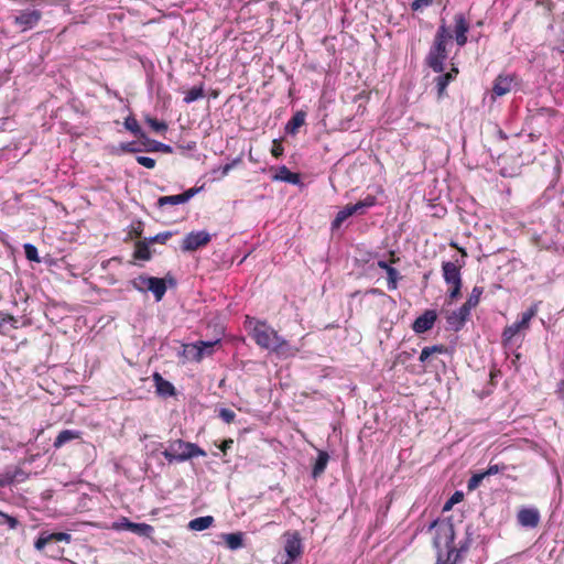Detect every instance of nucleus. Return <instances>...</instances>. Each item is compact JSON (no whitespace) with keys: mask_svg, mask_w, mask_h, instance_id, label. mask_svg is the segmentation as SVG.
I'll use <instances>...</instances> for the list:
<instances>
[{"mask_svg":"<svg viewBox=\"0 0 564 564\" xmlns=\"http://www.w3.org/2000/svg\"><path fill=\"white\" fill-rule=\"evenodd\" d=\"M251 336L259 347L273 351L279 356L292 357L297 352V349H294L289 341L282 338L267 322L257 321L252 328Z\"/></svg>","mask_w":564,"mask_h":564,"instance_id":"nucleus-1","label":"nucleus"},{"mask_svg":"<svg viewBox=\"0 0 564 564\" xmlns=\"http://www.w3.org/2000/svg\"><path fill=\"white\" fill-rule=\"evenodd\" d=\"M452 34L449 32L448 26L445 23V20H442L440 24L432 45L424 58V63L435 73H443L444 63L448 57L447 44L452 40Z\"/></svg>","mask_w":564,"mask_h":564,"instance_id":"nucleus-2","label":"nucleus"},{"mask_svg":"<svg viewBox=\"0 0 564 564\" xmlns=\"http://www.w3.org/2000/svg\"><path fill=\"white\" fill-rule=\"evenodd\" d=\"M436 529L434 545L437 549L444 546L446 549V558L444 564H456L460 556V551L454 545L455 530L453 523L448 521L435 520L431 523L430 529Z\"/></svg>","mask_w":564,"mask_h":564,"instance_id":"nucleus-3","label":"nucleus"},{"mask_svg":"<svg viewBox=\"0 0 564 564\" xmlns=\"http://www.w3.org/2000/svg\"><path fill=\"white\" fill-rule=\"evenodd\" d=\"M466 265L464 259H454L452 261H444L442 263V273L445 283L449 286L447 296L451 302L460 296L463 286L462 269Z\"/></svg>","mask_w":564,"mask_h":564,"instance_id":"nucleus-4","label":"nucleus"},{"mask_svg":"<svg viewBox=\"0 0 564 564\" xmlns=\"http://www.w3.org/2000/svg\"><path fill=\"white\" fill-rule=\"evenodd\" d=\"M162 455L172 464L174 462H185L197 456H206V452L195 443L177 438L169 442V446L162 452Z\"/></svg>","mask_w":564,"mask_h":564,"instance_id":"nucleus-5","label":"nucleus"},{"mask_svg":"<svg viewBox=\"0 0 564 564\" xmlns=\"http://www.w3.org/2000/svg\"><path fill=\"white\" fill-rule=\"evenodd\" d=\"M538 303H533L525 312L522 313L519 322L506 326L501 335L503 344H509L520 332L528 330L530 328V322L538 314Z\"/></svg>","mask_w":564,"mask_h":564,"instance_id":"nucleus-6","label":"nucleus"},{"mask_svg":"<svg viewBox=\"0 0 564 564\" xmlns=\"http://www.w3.org/2000/svg\"><path fill=\"white\" fill-rule=\"evenodd\" d=\"M132 284L141 292L151 291L156 301H161L166 292V284L161 278L140 275Z\"/></svg>","mask_w":564,"mask_h":564,"instance_id":"nucleus-7","label":"nucleus"},{"mask_svg":"<svg viewBox=\"0 0 564 564\" xmlns=\"http://www.w3.org/2000/svg\"><path fill=\"white\" fill-rule=\"evenodd\" d=\"M210 241V235L205 231H192L185 236L182 242V250L183 251H195L206 245H208Z\"/></svg>","mask_w":564,"mask_h":564,"instance_id":"nucleus-8","label":"nucleus"},{"mask_svg":"<svg viewBox=\"0 0 564 564\" xmlns=\"http://www.w3.org/2000/svg\"><path fill=\"white\" fill-rule=\"evenodd\" d=\"M70 541H72V535L69 533L43 531L40 533L39 538L36 539L35 543H34V547L37 551H44V549L52 543H57V542L69 543Z\"/></svg>","mask_w":564,"mask_h":564,"instance_id":"nucleus-9","label":"nucleus"},{"mask_svg":"<svg viewBox=\"0 0 564 564\" xmlns=\"http://www.w3.org/2000/svg\"><path fill=\"white\" fill-rule=\"evenodd\" d=\"M199 189L192 187L177 195L161 196L156 202V206L162 208L166 205H180L187 203Z\"/></svg>","mask_w":564,"mask_h":564,"instance_id":"nucleus-10","label":"nucleus"},{"mask_svg":"<svg viewBox=\"0 0 564 564\" xmlns=\"http://www.w3.org/2000/svg\"><path fill=\"white\" fill-rule=\"evenodd\" d=\"M454 34H455V41L456 44L459 47H463L466 45L468 39L467 33L469 31V22L466 20L465 15L463 13H457L454 15Z\"/></svg>","mask_w":564,"mask_h":564,"instance_id":"nucleus-11","label":"nucleus"},{"mask_svg":"<svg viewBox=\"0 0 564 564\" xmlns=\"http://www.w3.org/2000/svg\"><path fill=\"white\" fill-rule=\"evenodd\" d=\"M540 519V512L536 508H521L517 513L518 523L524 528H536Z\"/></svg>","mask_w":564,"mask_h":564,"instance_id":"nucleus-12","label":"nucleus"},{"mask_svg":"<svg viewBox=\"0 0 564 564\" xmlns=\"http://www.w3.org/2000/svg\"><path fill=\"white\" fill-rule=\"evenodd\" d=\"M42 18V12L40 10H22L14 18V23L23 28V30L32 29L34 25L39 23Z\"/></svg>","mask_w":564,"mask_h":564,"instance_id":"nucleus-13","label":"nucleus"},{"mask_svg":"<svg viewBox=\"0 0 564 564\" xmlns=\"http://www.w3.org/2000/svg\"><path fill=\"white\" fill-rule=\"evenodd\" d=\"M437 318V314L434 310H426L421 316H419L413 325L412 329L416 334L425 333L433 328Z\"/></svg>","mask_w":564,"mask_h":564,"instance_id":"nucleus-14","label":"nucleus"},{"mask_svg":"<svg viewBox=\"0 0 564 564\" xmlns=\"http://www.w3.org/2000/svg\"><path fill=\"white\" fill-rule=\"evenodd\" d=\"M514 75H503L500 74L497 76V78L494 82L492 86V97H502L511 91L513 83H514Z\"/></svg>","mask_w":564,"mask_h":564,"instance_id":"nucleus-15","label":"nucleus"},{"mask_svg":"<svg viewBox=\"0 0 564 564\" xmlns=\"http://www.w3.org/2000/svg\"><path fill=\"white\" fill-rule=\"evenodd\" d=\"M470 308L466 305H462L458 310L453 311L447 316V324L456 332L460 330L470 315Z\"/></svg>","mask_w":564,"mask_h":564,"instance_id":"nucleus-16","label":"nucleus"},{"mask_svg":"<svg viewBox=\"0 0 564 564\" xmlns=\"http://www.w3.org/2000/svg\"><path fill=\"white\" fill-rule=\"evenodd\" d=\"M377 265H378V268L384 270L387 273L388 290H390V291L397 290L398 282L402 279V276L400 275V272L384 260H379L377 262Z\"/></svg>","mask_w":564,"mask_h":564,"instance_id":"nucleus-17","label":"nucleus"},{"mask_svg":"<svg viewBox=\"0 0 564 564\" xmlns=\"http://www.w3.org/2000/svg\"><path fill=\"white\" fill-rule=\"evenodd\" d=\"M457 74L458 68L455 65H453L449 72L442 74L435 78L438 98H442L444 96L448 84L456 78Z\"/></svg>","mask_w":564,"mask_h":564,"instance_id":"nucleus-18","label":"nucleus"},{"mask_svg":"<svg viewBox=\"0 0 564 564\" xmlns=\"http://www.w3.org/2000/svg\"><path fill=\"white\" fill-rule=\"evenodd\" d=\"M284 550L290 561L296 560L302 554V542L297 533L286 540Z\"/></svg>","mask_w":564,"mask_h":564,"instance_id":"nucleus-19","label":"nucleus"},{"mask_svg":"<svg viewBox=\"0 0 564 564\" xmlns=\"http://www.w3.org/2000/svg\"><path fill=\"white\" fill-rule=\"evenodd\" d=\"M153 381L156 389V392L160 395L172 397L175 394L174 386L165 380L159 372L153 373Z\"/></svg>","mask_w":564,"mask_h":564,"instance_id":"nucleus-20","label":"nucleus"},{"mask_svg":"<svg viewBox=\"0 0 564 564\" xmlns=\"http://www.w3.org/2000/svg\"><path fill=\"white\" fill-rule=\"evenodd\" d=\"M82 433L79 431H73V430H63L58 433L56 438L54 440L53 446L55 448H61L66 443L80 438Z\"/></svg>","mask_w":564,"mask_h":564,"instance_id":"nucleus-21","label":"nucleus"},{"mask_svg":"<svg viewBox=\"0 0 564 564\" xmlns=\"http://www.w3.org/2000/svg\"><path fill=\"white\" fill-rule=\"evenodd\" d=\"M124 528L141 536H151L154 529L148 523H134L126 519Z\"/></svg>","mask_w":564,"mask_h":564,"instance_id":"nucleus-22","label":"nucleus"},{"mask_svg":"<svg viewBox=\"0 0 564 564\" xmlns=\"http://www.w3.org/2000/svg\"><path fill=\"white\" fill-rule=\"evenodd\" d=\"M306 113L304 111H297L293 115V117L288 121L285 126V131L289 134H296L299 129L305 123Z\"/></svg>","mask_w":564,"mask_h":564,"instance_id":"nucleus-23","label":"nucleus"},{"mask_svg":"<svg viewBox=\"0 0 564 564\" xmlns=\"http://www.w3.org/2000/svg\"><path fill=\"white\" fill-rule=\"evenodd\" d=\"M273 180L286 182L290 184H299L300 183V174L291 172L285 165L280 166L278 173L274 175Z\"/></svg>","mask_w":564,"mask_h":564,"instance_id":"nucleus-24","label":"nucleus"},{"mask_svg":"<svg viewBox=\"0 0 564 564\" xmlns=\"http://www.w3.org/2000/svg\"><path fill=\"white\" fill-rule=\"evenodd\" d=\"M328 460V453L325 451H319L312 470V476L314 478L319 477L325 471Z\"/></svg>","mask_w":564,"mask_h":564,"instance_id":"nucleus-25","label":"nucleus"},{"mask_svg":"<svg viewBox=\"0 0 564 564\" xmlns=\"http://www.w3.org/2000/svg\"><path fill=\"white\" fill-rule=\"evenodd\" d=\"M229 550H238L243 546V533H225L221 535Z\"/></svg>","mask_w":564,"mask_h":564,"instance_id":"nucleus-26","label":"nucleus"},{"mask_svg":"<svg viewBox=\"0 0 564 564\" xmlns=\"http://www.w3.org/2000/svg\"><path fill=\"white\" fill-rule=\"evenodd\" d=\"M214 522L215 519L212 516L198 517L189 521L188 528L193 531H203L210 528Z\"/></svg>","mask_w":564,"mask_h":564,"instance_id":"nucleus-27","label":"nucleus"},{"mask_svg":"<svg viewBox=\"0 0 564 564\" xmlns=\"http://www.w3.org/2000/svg\"><path fill=\"white\" fill-rule=\"evenodd\" d=\"M152 257L148 241H137L133 258L137 260L148 261Z\"/></svg>","mask_w":564,"mask_h":564,"instance_id":"nucleus-28","label":"nucleus"},{"mask_svg":"<svg viewBox=\"0 0 564 564\" xmlns=\"http://www.w3.org/2000/svg\"><path fill=\"white\" fill-rule=\"evenodd\" d=\"M447 347L445 345L426 346L422 349L419 360L425 362L433 354H446Z\"/></svg>","mask_w":564,"mask_h":564,"instance_id":"nucleus-29","label":"nucleus"},{"mask_svg":"<svg viewBox=\"0 0 564 564\" xmlns=\"http://www.w3.org/2000/svg\"><path fill=\"white\" fill-rule=\"evenodd\" d=\"M377 203V198L373 195H367L364 199L354 204V209L356 215H364L367 208L375 206Z\"/></svg>","mask_w":564,"mask_h":564,"instance_id":"nucleus-30","label":"nucleus"},{"mask_svg":"<svg viewBox=\"0 0 564 564\" xmlns=\"http://www.w3.org/2000/svg\"><path fill=\"white\" fill-rule=\"evenodd\" d=\"M204 96V84H200L199 86L192 87L185 93L184 102L191 104L203 98Z\"/></svg>","mask_w":564,"mask_h":564,"instance_id":"nucleus-31","label":"nucleus"},{"mask_svg":"<svg viewBox=\"0 0 564 564\" xmlns=\"http://www.w3.org/2000/svg\"><path fill=\"white\" fill-rule=\"evenodd\" d=\"M484 293V288L481 286H474L473 290H471V293L469 294L467 301L464 303V305H466L468 308H474L476 307L479 302H480V297Z\"/></svg>","mask_w":564,"mask_h":564,"instance_id":"nucleus-32","label":"nucleus"},{"mask_svg":"<svg viewBox=\"0 0 564 564\" xmlns=\"http://www.w3.org/2000/svg\"><path fill=\"white\" fill-rule=\"evenodd\" d=\"M124 128L132 132L138 138H143L144 133L138 122V120L134 117H128L124 120Z\"/></svg>","mask_w":564,"mask_h":564,"instance_id":"nucleus-33","label":"nucleus"},{"mask_svg":"<svg viewBox=\"0 0 564 564\" xmlns=\"http://www.w3.org/2000/svg\"><path fill=\"white\" fill-rule=\"evenodd\" d=\"M8 324H10L13 329L18 328V319L14 316L0 312V334L6 333Z\"/></svg>","mask_w":564,"mask_h":564,"instance_id":"nucleus-34","label":"nucleus"},{"mask_svg":"<svg viewBox=\"0 0 564 564\" xmlns=\"http://www.w3.org/2000/svg\"><path fill=\"white\" fill-rule=\"evenodd\" d=\"M219 340H215V341H204V340H199L195 344V347L197 348V356H196V359L197 360H200L204 356V354H210V349L216 345L218 344Z\"/></svg>","mask_w":564,"mask_h":564,"instance_id":"nucleus-35","label":"nucleus"},{"mask_svg":"<svg viewBox=\"0 0 564 564\" xmlns=\"http://www.w3.org/2000/svg\"><path fill=\"white\" fill-rule=\"evenodd\" d=\"M145 122L155 132H165L167 130V124L164 121L158 120L156 118L147 117Z\"/></svg>","mask_w":564,"mask_h":564,"instance_id":"nucleus-36","label":"nucleus"},{"mask_svg":"<svg viewBox=\"0 0 564 564\" xmlns=\"http://www.w3.org/2000/svg\"><path fill=\"white\" fill-rule=\"evenodd\" d=\"M485 477H486V475L484 474V471L474 474L468 479V482H467L468 490L473 491V490L477 489L480 486V484H481V481L484 480Z\"/></svg>","mask_w":564,"mask_h":564,"instance_id":"nucleus-37","label":"nucleus"},{"mask_svg":"<svg viewBox=\"0 0 564 564\" xmlns=\"http://www.w3.org/2000/svg\"><path fill=\"white\" fill-rule=\"evenodd\" d=\"M24 253L28 260L40 262L37 248L31 243L24 245Z\"/></svg>","mask_w":564,"mask_h":564,"instance_id":"nucleus-38","label":"nucleus"},{"mask_svg":"<svg viewBox=\"0 0 564 564\" xmlns=\"http://www.w3.org/2000/svg\"><path fill=\"white\" fill-rule=\"evenodd\" d=\"M173 236L172 231H162L158 235L149 238V243H166V241Z\"/></svg>","mask_w":564,"mask_h":564,"instance_id":"nucleus-39","label":"nucleus"},{"mask_svg":"<svg viewBox=\"0 0 564 564\" xmlns=\"http://www.w3.org/2000/svg\"><path fill=\"white\" fill-rule=\"evenodd\" d=\"M218 416L227 424H230L235 421L236 419V413L230 410V409H227V408H223L219 410L218 412Z\"/></svg>","mask_w":564,"mask_h":564,"instance_id":"nucleus-40","label":"nucleus"},{"mask_svg":"<svg viewBox=\"0 0 564 564\" xmlns=\"http://www.w3.org/2000/svg\"><path fill=\"white\" fill-rule=\"evenodd\" d=\"M464 498L463 492L456 491L445 503L444 510L447 511L452 509V507L458 502H460Z\"/></svg>","mask_w":564,"mask_h":564,"instance_id":"nucleus-41","label":"nucleus"},{"mask_svg":"<svg viewBox=\"0 0 564 564\" xmlns=\"http://www.w3.org/2000/svg\"><path fill=\"white\" fill-rule=\"evenodd\" d=\"M135 161L147 169H154L156 164L155 160L150 156H137Z\"/></svg>","mask_w":564,"mask_h":564,"instance_id":"nucleus-42","label":"nucleus"},{"mask_svg":"<svg viewBox=\"0 0 564 564\" xmlns=\"http://www.w3.org/2000/svg\"><path fill=\"white\" fill-rule=\"evenodd\" d=\"M506 465L505 464H489L488 468L484 471V474L487 476H491V475H496L500 471H503L506 469Z\"/></svg>","mask_w":564,"mask_h":564,"instance_id":"nucleus-43","label":"nucleus"},{"mask_svg":"<svg viewBox=\"0 0 564 564\" xmlns=\"http://www.w3.org/2000/svg\"><path fill=\"white\" fill-rule=\"evenodd\" d=\"M347 215L344 213L343 209H340L337 214H336V217L335 219L332 221V228L333 229H338L341 224L347 219Z\"/></svg>","mask_w":564,"mask_h":564,"instance_id":"nucleus-44","label":"nucleus"},{"mask_svg":"<svg viewBox=\"0 0 564 564\" xmlns=\"http://www.w3.org/2000/svg\"><path fill=\"white\" fill-rule=\"evenodd\" d=\"M0 517L3 518L4 522L9 525L10 529H15L19 525L18 519L10 514L0 511Z\"/></svg>","mask_w":564,"mask_h":564,"instance_id":"nucleus-45","label":"nucleus"},{"mask_svg":"<svg viewBox=\"0 0 564 564\" xmlns=\"http://www.w3.org/2000/svg\"><path fill=\"white\" fill-rule=\"evenodd\" d=\"M433 3V0H414L412 3H411V9L413 11H419L421 10L422 8H425V7H429Z\"/></svg>","mask_w":564,"mask_h":564,"instance_id":"nucleus-46","label":"nucleus"},{"mask_svg":"<svg viewBox=\"0 0 564 564\" xmlns=\"http://www.w3.org/2000/svg\"><path fill=\"white\" fill-rule=\"evenodd\" d=\"M283 151H284V149H283V147H282L281 142H280V141H278V140H274V141H273L272 149H271V154H272L274 158L279 159L280 156H282Z\"/></svg>","mask_w":564,"mask_h":564,"instance_id":"nucleus-47","label":"nucleus"},{"mask_svg":"<svg viewBox=\"0 0 564 564\" xmlns=\"http://www.w3.org/2000/svg\"><path fill=\"white\" fill-rule=\"evenodd\" d=\"M449 247L456 249L460 253L459 259H464L466 261V258L468 257L467 250L463 247H459L458 243L454 240L449 241Z\"/></svg>","mask_w":564,"mask_h":564,"instance_id":"nucleus-48","label":"nucleus"},{"mask_svg":"<svg viewBox=\"0 0 564 564\" xmlns=\"http://www.w3.org/2000/svg\"><path fill=\"white\" fill-rule=\"evenodd\" d=\"M232 444H234L232 438H226L219 445V449L224 453V455H226L227 451L231 448Z\"/></svg>","mask_w":564,"mask_h":564,"instance_id":"nucleus-49","label":"nucleus"},{"mask_svg":"<svg viewBox=\"0 0 564 564\" xmlns=\"http://www.w3.org/2000/svg\"><path fill=\"white\" fill-rule=\"evenodd\" d=\"M495 133L497 139L500 141H506L508 139L507 133L499 126L495 127Z\"/></svg>","mask_w":564,"mask_h":564,"instance_id":"nucleus-50","label":"nucleus"},{"mask_svg":"<svg viewBox=\"0 0 564 564\" xmlns=\"http://www.w3.org/2000/svg\"><path fill=\"white\" fill-rule=\"evenodd\" d=\"M400 261V258L397 257L395 251L391 250L389 251V260L387 261L389 264H395Z\"/></svg>","mask_w":564,"mask_h":564,"instance_id":"nucleus-51","label":"nucleus"},{"mask_svg":"<svg viewBox=\"0 0 564 564\" xmlns=\"http://www.w3.org/2000/svg\"><path fill=\"white\" fill-rule=\"evenodd\" d=\"M344 213L347 215V217L349 218L350 216L352 215H356L355 213V209H354V204H347L344 208H343Z\"/></svg>","mask_w":564,"mask_h":564,"instance_id":"nucleus-52","label":"nucleus"},{"mask_svg":"<svg viewBox=\"0 0 564 564\" xmlns=\"http://www.w3.org/2000/svg\"><path fill=\"white\" fill-rule=\"evenodd\" d=\"M13 481L12 476L0 477V487L9 486Z\"/></svg>","mask_w":564,"mask_h":564,"instance_id":"nucleus-53","label":"nucleus"},{"mask_svg":"<svg viewBox=\"0 0 564 564\" xmlns=\"http://www.w3.org/2000/svg\"><path fill=\"white\" fill-rule=\"evenodd\" d=\"M366 293L367 294L377 295V296H384L386 295V293L382 290L377 289V288L369 289Z\"/></svg>","mask_w":564,"mask_h":564,"instance_id":"nucleus-54","label":"nucleus"},{"mask_svg":"<svg viewBox=\"0 0 564 564\" xmlns=\"http://www.w3.org/2000/svg\"><path fill=\"white\" fill-rule=\"evenodd\" d=\"M141 235H142V228H141V224H139V226L137 228H133L131 230L130 236L139 238V237H141Z\"/></svg>","mask_w":564,"mask_h":564,"instance_id":"nucleus-55","label":"nucleus"},{"mask_svg":"<svg viewBox=\"0 0 564 564\" xmlns=\"http://www.w3.org/2000/svg\"><path fill=\"white\" fill-rule=\"evenodd\" d=\"M234 165H235V162L228 163V164L224 165L223 169H221V175L223 176L227 175L231 171Z\"/></svg>","mask_w":564,"mask_h":564,"instance_id":"nucleus-56","label":"nucleus"},{"mask_svg":"<svg viewBox=\"0 0 564 564\" xmlns=\"http://www.w3.org/2000/svg\"><path fill=\"white\" fill-rule=\"evenodd\" d=\"M133 145H134V143L130 142V143L122 145V149L128 152H135L137 149Z\"/></svg>","mask_w":564,"mask_h":564,"instance_id":"nucleus-57","label":"nucleus"},{"mask_svg":"<svg viewBox=\"0 0 564 564\" xmlns=\"http://www.w3.org/2000/svg\"><path fill=\"white\" fill-rule=\"evenodd\" d=\"M547 115L550 116H553L555 113V110L554 109H551V108H546V109H543Z\"/></svg>","mask_w":564,"mask_h":564,"instance_id":"nucleus-58","label":"nucleus"},{"mask_svg":"<svg viewBox=\"0 0 564 564\" xmlns=\"http://www.w3.org/2000/svg\"><path fill=\"white\" fill-rule=\"evenodd\" d=\"M560 51L564 52V36L560 41Z\"/></svg>","mask_w":564,"mask_h":564,"instance_id":"nucleus-59","label":"nucleus"},{"mask_svg":"<svg viewBox=\"0 0 564 564\" xmlns=\"http://www.w3.org/2000/svg\"><path fill=\"white\" fill-rule=\"evenodd\" d=\"M159 147H164L165 149H169L167 145H164L163 143H158Z\"/></svg>","mask_w":564,"mask_h":564,"instance_id":"nucleus-60","label":"nucleus"},{"mask_svg":"<svg viewBox=\"0 0 564 564\" xmlns=\"http://www.w3.org/2000/svg\"><path fill=\"white\" fill-rule=\"evenodd\" d=\"M501 174H502V176H507V175H509V174H508V173H506L503 170L501 171Z\"/></svg>","mask_w":564,"mask_h":564,"instance_id":"nucleus-61","label":"nucleus"}]
</instances>
